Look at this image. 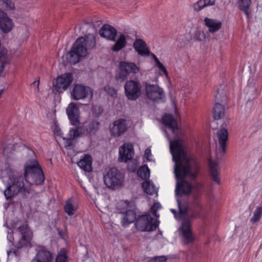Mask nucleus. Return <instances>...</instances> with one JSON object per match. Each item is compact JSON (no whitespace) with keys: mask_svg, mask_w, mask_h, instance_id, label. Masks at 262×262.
Returning <instances> with one entry per match:
<instances>
[{"mask_svg":"<svg viewBox=\"0 0 262 262\" xmlns=\"http://www.w3.org/2000/svg\"><path fill=\"white\" fill-rule=\"evenodd\" d=\"M169 146L175 162L176 195L190 196L194 204L201 207L199 201L203 185L201 182L197 181L201 171L200 164L195 158L186 154L182 140L178 138L170 141Z\"/></svg>","mask_w":262,"mask_h":262,"instance_id":"nucleus-1","label":"nucleus"},{"mask_svg":"<svg viewBox=\"0 0 262 262\" xmlns=\"http://www.w3.org/2000/svg\"><path fill=\"white\" fill-rule=\"evenodd\" d=\"M24 170V177L18 173H13L9 176L7 187L4 191L7 200L18 194H20L23 198H27L31 190V183L40 185L44 182L42 170L37 161L27 162Z\"/></svg>","mask_w":262,"mask_h":262,"instance_id":"nucleus-2","label":"nucleus"},{"mask_svg":"<svg viewBox=\"0 0 262 262\" xmlns=\"http://www.w3.org/2000/svg\"><path fill=\"white\" fill-rule=\"evenodd\" d=\"M96 46L95 37L93 34H89L84 37L78 38L68 53V59L71 64H75L85 57L88 50Z\"/></svg>","mask_w":262,"mask_h":262,"instance_id":"nucleus-3","label":"nucleus"},{"mask_svg":"<svg viewBox=\"0 0 262 262\" xmlns=\"http://www.w3.org/2000/svg\"><path fill=\"white\" fill-rule=\"evenodd\" d=\"M177 202L180 215L184 219L181 227L182 241L184 244H189L192 243L194 241V236L191 230L190 219L195 217V216L194 214H191V216H187L188 206L181 203L178 199H177Z\"/></svg>","mask_w":262,"mask_h":262,"instance_id":"nucleus-4","label":"nucleus"},{"mask_svg":"<svg viewBox=\"0 0 262 262\" xmlns=\"http://www.w3.org/2000/svg\"><path fill=\"white\" fill-rule=\"evenodd\" d=\"M18 223L13 225L14 228L13 234L15 236L16 240L13 241L14 247L20 249L24 247H31V243L33 237V233L29 228L27 223H25L17 226Z\"/></svg>","mask_w":262,"mask_h":262,"instance_id":"nucleus-5","label":"nucleus"},{"mask_svg":"<svg viewBox=\"0 0 262 262\" xmlns=\"http://www.w3.org/2000/svg\"><path fill=\"white\" fill-rule=\"evenodd\" d=\"M214 120L220 121L221 123L222 122V126L220 130L216 132V136L218 139L219 143L221 148V157L217 158H221L226 151L227 142L228 140V132L225 127L227 126L229 124L228 121L224 118V116H213Z\"/></svg>","mask_w":262,"mask_h":262,"instance_id":"nucleus-6","label":"nucleus"},{"mask_svg":"<svg viewBox=\"0 0 262 262\" xmlns=\"http://www.w3.org/2000/svg\"><path fill=\"white\" fill-rule=\"evenodd\" d=\"M124 176L116 168H110L104 175V182L106 186L112 189L120 187L123 182Z\"/></svg>","mask_w":262,"mask_h":262,"instance_id":"nucleus-7","label":"nucleus"},{"mask_svg":"<svg viewBox=\"0 0 262 262\" xmlns=\"http://www.w3.org/2000/svg\"><path fill=\"white\" fill-rule=\"evenodd\" d=\"M140 71V68L134 62L126 61H120L119 70L116 75V78L120 81H123L130 74H136Z\"/></svg>","mask_w":262,"mask_h":262,"instance_id":"nucleus-8","label":"nucleus"},{"mask_svg":"<svg viewBox=\"0 0 262 262\" xmlns=\"http://www.w3.org/2000/svg\"><path fill=\"white\" fill-rule=\"evenodd\" d=\"M142 85L137 80H127L124 85V93L129 100H136L142 95Z\"/></svg>","mask_w":262,"mask_h":262,"instance_id":"nucleus-9","label":"nucleus"},{"mask_svg":"<svg viewBox=\"0 0 262 262\" xmlns=\"http://www.w3.org/2000/svg\"><path fill=\"white\" fill-rule=\"evenodd\" d=\"M158 226V222L150 215L145 214L139 216L135 223L136 228L140 231H152Z\"/></svg>","mask_w":262,"mask_h":262,"instance_id":"nucleus-10","label":"nucleus"},{"mask_svg":"<svg viewBox=\"0 0 262 262\" xmlns=\"http://www.w3.org/2000/svg\"><path fill=\"white\" fill-rule=\"evenodd\" d=\"M145 90L147 97L151 100L156 101L165 98L163 90L157 84L145 82Z\"/></svg>","mask_w":262,"mask_h":262,"instance_id":"nucleus-11","label":"nucleus"},{"mask_svg":"<svg viewBox=\"0 0 262 262\" xmlns=\"http://www.w3.org/2000/svg\"><path fill=\"white\" fill-rule=\"evenodd\" d=\"M73 80L71 73H67L58 77L53 85V91L62 93L71 85Z\"/></svg>","mask_w":262,"mask_h":262,"instance_id":"nucleus-12","label":"nucleus"},{"mask_svg":"<svg viewBox=\"0 0 262 262\" xmlns=\"http://www.w3.org/2000/svg\"><path fill=\"white\" fill-rule=\"evenodd\" d=\"M71 95L74 100H79L89 97L92 98L93 91L89 86L81 84H77L75 85Z\"/></svg>","mask_w":262,"mask_h":262,"instance_id":"nucleus-13","label":"nucleus"},{"mask_svg":"<svg viewBox=\"0 0 262 262\" xmlns=\"http://www.w3.org/2000/svg\"><path fill=\"white\" fill-rule=\"evenodd\" d=\"M35 256L31 262H52V254L45 247L39 246Z\"/></svg>","mask_w":262,"mask_h":262,"instance_id":"nucleus-14","label":"nucleus"},{"mask_svg":"<svg viewBox=\"0 0 262 262\" xmlns=\"http://www.w3.org/2000/svg\"><path fill=\"white\" fill-rule=\"evenodd\" d=\"M14 27L12 20L7 14L0 9V30L4 33L10 32Z\"/></svg>","mask_w":262,"mask_h":262,"instance_id":"nucleus-15","label":"nucleus"},{"mask_svg":"<svg viewBox=\"0 0 262 262\" xmlns=\"http://www.w3.org/2000/svg\"><path fill=\"white\" fill-rule=\"evenodd\" d=\"M127 129L126 121L125 119H119L115 121L112 126L110 127V131L114 136H121Z\"/></svg>","mask_w":262,"mask_h":262,"instance_id":"nucleus-16","label":"nucleus"},{"mask_svg":"<svg viewBox=\"0 0 262 262\" xmlns=\"http://www.w3.org/2000/svg\"><path fill=\"white\" fill-rule=\"evenodd\" d=\"M134 154L133 145L129 144H124L120 146L119 148V159L121 162H126L133 158Z\"/></svg>","mask_w":262,"mask_h":262,"instance_id":"nucleus-17","label":"nucleus"},{"mask_svg":"<svg viewBox=\"0 0 262 262\" xmlns=\"http://www.w3.org/2000/svg\"><path fill=\"white\" fill-rule=\"evenodd\" d=\"M133 47L138 54L143 57H147L150 54V51L146 42L142 39H136Z\"/></svg>","mask_w":262,"mask_h":262,"instance_id":"nucleus-18","label":"nucleus"},{"mask_svg":"<svg viewBox=\"0 0 262 262\" xmlns=\"http://www.w3.org/2000/svg\"><path fill=\"white\" fill-rule=\"evenodd\" d=\"M204 25L208 28L210 33H215L219 31L222 26L221 20L209 17H205L204 19Z\"/></svg>","mask_w":262,"mask_h":262,"instance_id":"nucleus-19","label":"nucleus"},{"mask_svg":"<svg viewBox=\"0 0 262 262\" xmlns=\"http://www.w3.org/2000/svg\"><path fill=\"white\" fill-rule=\"evenodd\" d=\"M99 33L102 37L112 41L115 40L117 36V31L115 28L107 24L103 25Z\"/></svg>","mask_w":262,"mask_h":262,"instance_id":"nucleus-20","label":"nucleus"},{"mask_svg":"<svg viewBox=\"0 0 262 262\" xmlns=\"http://www.w3.org/2000/svg\"><path fill=\"white\" fill-rule=\"evenodd\" d=\"M162 122L172 130L174 135L178 136L179 128L177 120L174 118V116H163Z\"/></svg>","mask_w":262,"mask_h":262,"instance_id":"nucleus-21","label":"nucleus"},{"mask_svg":"<svg viewBox=\"0 0 262 262\" xmlns=\"http://www.w3.org/2000/svg\"><path fill=\"white\" fill-rule=\"evenodd\" d=\"M122 219V225L123 226H127L133 223L136 219V214L133 210H127L125 212H121Z\"/></svg>","mask_w":262,"mask_h":262,"instance_id":"nucleus-22","label":"nucleus"},{"mask_svg":"<svg viewBox=\"0 0 262 262\" xmlns=\"http://www.w3.org/2000/svg\"><path fill=\"white\" fill-rule=\"evenodd\" d=\"M92 158L89 155H85L78 163V165L85 171L90 172L92 171Z\"/></svg>","mask_w":262,"mask_h":262,"instance_id":"nucleus-23","label":"nucleus"},{"mask_svg":"<svg viewBox=\"0 0 262 262\" xmlns=\"http://www.w3.org/2000/svg\"><path fill=\"white\" fill-rule=\"evenodd\" d=\"M80 135V134L78 128L70 129L68 137L67 138L63 137V139L65 140V147L67 148L71 147L73 145L72 140L75 138L79 137Z\"/></svg>","mask_w":262,"mask_h":262,"instance_id":"nucleus-24","label":"nucleus"},{"mask_svg":"<svg viewBox=\"0 0 262 262\" xmlns=\"http://www.w3.org/2000/svg\"><path fill=\"white\" fill-rule=\"evenodd\" d=\"M209 165L212 181L219 184H220V179L219 177V172L217 169V163L210 160L209 161Z\"/></svg>","mask_w":262,"mask_h":262,"instance_id":"nucleus-25","label":"nucleus"},{"mask_svg":"<svg viewBox=\"0 0 262 262\" xmlns=\"http://www.w3.org/2000/svg\"><path fill=\"white\" fill-rule=\"evenodd\" d=\"M215 1V0H199L193 4L192 7L195 11L199 12L206 7L214 5Z\"/></svg>","mask_w":262,"mask_h":262,"instance_id":"nucleus-26","label":"nucleus"},{"mask_svg":"<svg viewBox=\"0 0 262 262\" xmlns=\"http://www.w3.org/2000/svg\"><path fill=\"white\" fill-rule=\"evenodd\" d=\"M126 45V37L124 34H121L118 37L115 45L112 47L113 51L117 52L123 49Z\"/></svg>","mask_w":262,"mask_h":262,"instance_id":"nucleus-27","label":"nucleus"},{"mask_svg":"<svg viewBox=\"0 0 262 262\" xmlns=\"http://www.w3.org/2000/svg\"><path fill=\"white\" fill-rule=\"evenodd\" d=\"M151 56L155 61V66L158 68L159 71L160 75H164L167 78L168 77V73L165 67L161 62V61L154 54H151Z\"/></svg>","mask_w":262,"mask_h":262,"instance_id":"nucleus-28","label":"nucleus"},{"mask_svg":"<svg viewBox=\"0 0 262 262\" xmlns=\"http://www.w3.org/2000/svg\"><path fill=\"white\" fill-rule=\"evenodd\" d=\"M144 191L148 194H157V190L154 185L148 181H145L142 184Z\"/></svg>","mask_w":262,"mask_h":262,"instance_id":"nucleus-29","label":"nucleus"},{"mask_svg":"<svg viewBox=\"0 0 262 262\" xmlns=\"http://www.w3.org/2000/svg\"><path fill=\"white\" fill-rule=\"evenodd\" d=\"M17 143L8 144L3 148V154L5 156L10 157L11 155L13 154L14 151L18 147Z\"/></svg>","mask_w":262,"mask_h":262,"instance_id":"nucleus-30","label":"nucleus"},{"mask_svg":"<svg viewBox=\"0 0 262 262\" xmlns=\"http://www.w3.org/2000/svg\"><path fill=\"white\" fill-rule=\"evenodd\" d=\"M64 209L68 215H72L76 212L77 208L73 205L72 200L70 199L66 201Z\"/></svg>","mask_w":262,"mask_h":262,"instance_id":"nucleus-31","label":"nucleus"},{"mask_svg":"<svg viewBox=\"0 0 262 262\" xmlns=\"http://www.w3.org/2000/svg\"><path fill=\"white\" fill-rule=\"evenodd\" d=\"M251 0H239V7L243 11L247 17H249V9L251 3Z\"/></svg>","mask_w":262,"mask_h":262,"instance_id":"nucleus-32","label":"nucleus"},{"mask_svg":"<svg viewBox=\"0 0 262 262\" xmlns=\"http://www.w3.org/2000/svg\"><path fill=\"white\" fill-rule=\"evenodd\" d=\"M79 109L78 106L74 102H71L67 110V115H79Z\"/></svg>","mask_w":262,"mask_h":262,"instance_id":"nucleus-33","label":"nucleus"},{"mask_svg":"<svg viewBox=\"0 0 262 262\" xmlns=\"http://www.w3.org/2000/svg\"><path fill=\"white\" fill-rule=\"evenodd\" d=\"M138 175L142 179H147L150 176L149 169L147 166L140 168L137 171Z\"/></svg>","mask_w":262,"mask_h":262,"instance_id":"nucleus-34","label":"nucleus"},{"mask_svg":"<svg viewBox=\"0 0 262 262\" xmlns=\"http://www.w3.org/2000/svg\"><path fill=\"white\" fill-rule=\"evenodd\" d=\"M262 215V206L257 207L254 212L253 216L250 219L251 223L254 224L260 220Z\"/></svg>","mask_w":262,"mask_h":262,"instance_id":"nucleus-35","label":"nucleus"},{"mask_svg":"<svg viewBox=\"0 0 262 262\" xmlns=\"http://www.w3.org/2000/svg\"><path fill=\"white\" fill-rule=\"evenodd\" d=\"M0 6L7 11L15 9L14 4L11 0H0Z\"/></svg>","mask_w":262,"mask_h":262,"instance_id":"nucleus-36","label":"nucleus"},{"mask_svg":"<svg viewBox=\"0 0 262 262\" xmlns=\"http://www.w3.org/2000/svg\"><path fill=\"white\" fill-rule=\"evenodd\" d=\"M225 107L220 103H216L213 108V115H225Z\"/></svg>","mask_w":262,"mask_h":262,"instance_id":"nucleus-37","label":"nucleus"},{"mask_svg":"<svg viewBox=\"0 0 262 262\" xmlns=\"http://www.w3.org/2000/svg\"><path fill=\"white\" fill-rule=\"evenodd\" d=\"M99 123L96 121L91 122L86 128V131L90 134H95L99 128Z\"/></svg>","mask_w":262,"mask_h":262,"instance_id":"nucleus-38","label":"nucleus"},{"mask_svg":"<svg viewBox=\"0 0 262 262\" xmlns=\"http://www.w3.org/2000/svg\"><path fill=\"white\" fill-rule=\"evenodd\" d=\"M53 124H54V125L53 126V130L54 134L61 137H62V132H61L60 128H59V127L58 126L57 121L55 118L54 119V120H53Z\"/></svg>","mask_w":262,"mask_h":262,"instance_id":"nucleus-39","label":"nucleus"},{"mask_svg":"<svg viewBox=\"0 0 262 262\" xmlns=\"http://www.w3.org/2000/svg\"><path fill=\"white\" fill-rule=\"evenodd\" d=\"M70 123L72 125L76 126L80 124L79 116H68Z\"/></svg>","mask_w":262,"mask_h":262,"instance_id":"nucleus-40","label":"nucleus"},{"mask_svg":"<svg viewBox=\"0 0 262 262\" xmlns=\"http://www.w3.org/2000/svg\"><path fill=\"white\" fill-rule=\"evenodd\" d=\"M167 258L165 256H157L150 259L148 262H167Z\"/></svg>","mask_w":262,"mask_h":262,"instance_id":"nucleus-41","label":"nucleus"},{"mask_svg":"<svg viewBox=\"0 0 262 262\" xmlns=\"http://www.w3.org/2000/svg\"><path fill=\"white\" fill-rule=\"evenodd\" d=\"M93 115H101L103 112V108L99 105L93 106L92 107Z\"/></svg>","mask_w":262,"mask_h":262,"instance_id":"nucleus-42","label":"nucleus"},{"mask_svg":"<svg viewBox=\"0 0 262 262\" xmlns=\"http://www.w3.org/2000/svg\"><path fill=\"white\" fill-rule=\"evenodd\" d=\"M105 90L107 93V94L112 97L115 96L117 95V91L113 87H105Z\"/></svg>","mask_w":262,"mask_h":262,"instance_id":"nucleus-43","label":"nucleus"},{"mask_svg":"<svg viewBox=\"0 0 262 262\" xmlns=\"http://www.w3.org/2000/svg\"><path fill=\"white\" fill-rule=\"evenodd\" d=\"M161 208V205L159 203H155L151 207V211L154 214V215L156 217H159V215L157 214V211Z\"/></svg>","mask_w":262,"mask_h":262,"instance_id":"nucleus-44","label":"nucleus"},{"mask_svg":"<svg viewBox=\"0 0 262 262\" xmlns=\"http://www.w3.org/2000/svg\"><path fill=\"white\" fill-rule=\"evenodd\" d=\"M55 262H67V256L65 254H59Z\"/></svg>","mask_w":262,"mask_h":262,"instance_id":"nucleus-45","label":"nucleus"},{"mask_svg":"<svg viewBox=\"0 0 262 262\" xmlns=\"http://www.w3.org/2000/svg\"><path fill=\"white\" fill-rule=\"evenodd\" d=\"M171 104L173 109L174 115H179V113L178 112V110L177 107V104L174 99H171Z\"/></svg>","mask_w":262,"mask_h":262,"instance_id":"nucleus-46","label":"nucleus"},{"mask_svg":"<svg viewBox=\"0 0 262 262\" xmlns=\"http://www.w3.org/2000/svg\"><path fill=\"white\" fill-rule=\"evenodd\" d=\"M151 155V150L148 148L146 149V150L145 151V156L146 157V158L147 159H148V158L150 157Z\"/></svg>","mask_w":262,"mask_h":262,"instance_id":"nucleus-47","label":"nucleus"},{"mask_svg":"<svg viewBox=\"0 0 262 262\" xmlns=\"http://www.w3.org/2000/svg\"><path fill=\"white\" fill-rule=\"evenodd\" d=\"M8 255V256H10L11 253H14L16 256H18L19 254H17V250H10L7 251Z\"/></svg>","mask_w":262,"mask_h":262,"instance_id":"nucleus-48","label":"nucleus"},{"mask_svg":"<svg viewBox=\"0 0 262 262\" xmlns=\"http://www.w3.org/2000/svg\"><path fill=\"white\" fill-rule=\"evenodd\" d=\"M4 92V90L3 89L0 90V97H1L2 95L3 94Z\"/></svg>","mask_w":262,"mask_h":262,"instance_id":"nucleus-49","label":"nucleus"},{"mask_svg":"<svg viewBox=\"0 0 262 262\" xmlns=\"http://www.w3.org/2000/svg\"><path fill=\"white\" fill-rule=\"evenodd\" d=\"M219 94H219V90H217V94H216V99H217V98H219V96H218V95H219Z\"/></svg>","mask_w":262,"mask_h":262,"instance_id":"nucleus-50","label":"nucleus"},{"mask_svg":"<svg viewBox=\"0 0 262 262\" xmlns=\"http://www.w3.org/2000/svg\"><path fill=\"white\" fill-rule=\"evenodd\" d=\"M171 211L173 213H176V211L174 209H171Z\"/></svg>","mask_w":262,"mask_h":262,"instance_id":"nucleus-51","label":"nucleus"},{"mask_svg":"<svg viewBox=\"0 0 262 262\" xmlns=\"http://www.w3.org/2000/svg\"><path fill=\"white\" fill-rule=\"evenodd\" d=\"M163 115H170V114H168V113H164Z\"/></svg>","mask_w":262,"mask_h":262,"instance_id":"nucleus-52","label":"nucleus"}]
</instances>
